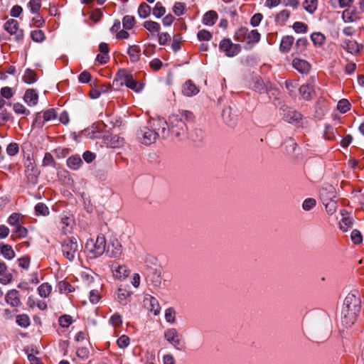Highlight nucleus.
<instances>
[{
  "mask_svg": "<svg viewBox=\"0 0 364 364\" xmlns=\"http://www.w3.org/2000/svg\"><path fill=\"white\" fill-rule=\"evenodd\" d=\"M149 127H143L137 133L139 141L145 145L154 143L157 138L168 139V132L166 130L165 119L162 117L151 118Z\"/></svg>",
  "mask_w": 364,
  "mask_h": 364,
  "instance_id": "1",
  "label": "nucleus"
},
{
  "mask_svg": "<svg viewBox=\"0 0 364 364\" xmlns=\"http://www.w3.org/2000/svg\"><path fill=\"white\" fill-rule=\"evenodd\" d=\"M192 113L188 111H183L178 114H174L168 117V121L165 119L166 130L168 132V138L175 137L178 140H182L187 135V125L185 120L191 119Z\"/></svg>",
  "mask_w": 364,
  "mask_h": 364,
  "instance_id": "2",
  "label": "nucleus"
},
{
  "mask_svg": "<svg viewBox=\"0 0 364 364\" xmlns=\"http://www.w3.org/2000/svg\"><path fill=\"white\" fill-rule=\"evenodd\" d=\"M313 336L318 341L328 339L331 334V321L328 316L323 314L311 324Z\"/></svg>",
  "mask_w": 364,
  "mask_h": 364,
  "instance_id": "3",
  "label": "nucleus"
},
{
  "mask_svg": "<svg viewBox=\"0 0 364 364\" xmlns=\"http://www.w3.org/2000/svg\"><path fill=\"white\" fill-rule=\"evenodd\" d=\"M82 249V243L75 237L65 239L61 246L63 256L70 262H73L80 257Z\"/></svg>",
  "mask_w": 364,
  "mask_h": 364,
  "instance_id": "4",
  "label": "nucleus"
},
{
  "mask_svg": "<svg viewBox=\"0 0 364 364\" xmlns=\"http://www.w3.org/2000/svg\"><path fill=\"white\" fill-rule=\"evenodd\" d=\"M85 250L90 257H98L105 251L106 240L103 235H99L95 240L89 239L85 245Z\"/></svg>",
  "mask_w": 364,
  "mask_h": 364,
  "instance_id": "5",
  "label": "nucleus"
},
{
  "mask_svg": "<svg viewBox=\"0 0 364 364\" xmlns=\"http://www.w3.org/2000/svg\"><path fill=\"white\" fill-rule=\"evenodd\" d=\"M117 76L118 79L121 80V85H125L127 87L132 89L134 92H139L144 87V85L139 81H136L134 79L132 74L126 70H119Z\"/></svg>",
  "mask_w": 364,
  "mask_h": 364,
  "instance_id": "6",
  "label": "nucleus"
},
{
  "mask_svg": "<svg viewBox=\"0 0 364 364\" xmlns=\"http://www.w3.org/2000/svg\"><path fill=\"white\" fill-rule=\"evenodd\" d=\"M235 39L240 42L255 43L259 42L260 34L257 30H249L247 28H240L235 33Z\"/></svg>",
  "mask_w": 364,
  "mask_h": 364,
  "instance_id": "7",
  "label": "nucleus"
},
{
  "mask_svg": "<svg viewBox=\"0 0 364 364\" xmlns=\"http://www.w3.org/2000/svg\"><path fill=\"white\" fill-rule=\"evenodd\" d=\"M219 48L221 51L225 52L228 57H233L241 50L240 45L232 43L229 38L222 40L219 44Z\"/></svg>",
  "mask_w": 364,
  "mask_h": 364,
  "instance_id": "8",
  "label": "nucleus"
},
{
  "mask_svg": "<svg viewBox=\"0 0 364 364\" xmlns=\"http://www.w3.org/2000/svg\"><path fill=\"white\" fill-rule=\"evenodd\" d=\"M123 253V247L121 242L117 238L110 239L107 248L106 250V255L109 257L117 258L120 257Z\"/></svg>",
  "mask_w": 364,
  "mask_h": 364,
  "instance_id": "9",
  "label": "nucleus"
},
{
  "mask_svg": "<svg viewBox=\"0 0 364 364\" xmlns=\"http://www.w3.org/2000/svg\"><path fill=\"white\" fill-rule=\"evenodd\" d=\"M360 310L343 307L341 311V321L347 327L351 326L356 321Z\"/></svg>",
  "mask_w": 364,
  "mask_h": 364,
  "instance_id": "10",
  "label": "nucleus"
},
{
  "mask_svg": "<svg viewBox=\"0 0 364 364\" xmlns=\"http://www.w3.org/2000/svg\"><path fill=\"white\" fill-rule=\"evenodd\" d=\"M165 339L174 348L180 349L181 346V336L176 328H168L164 332Z\"/></svg>",
  "mask_w": 364,
  "mask_h": 364,
  "instance_id": "11",
  "label": "nucleus"
},
{
  "mask_svg": "<svg viewBox=\"0 0 364 364\" xmlns=\"http://www.w3.org/2000/svg\"><path fill=\"white\" fill-rule=\"evenodd\" d=\"M39 171L36 167L35 164L29 161L26 167L25 174L27 182L31 185H35L38 182L39 176Z\"/></svg>",
  "mask_w": 364,
  "mask_h": 364,
  "instance_id": "12",
  "label": "nucleus"
},
{
  "mask_svg": "<svg viewBox=\"0 0 364 364\" xmlns=\"http://www.w3.org/2000/svg\"><path fill=\"white\" fill-rule=\"evenodd\" d=\"M113 277L117 279H124L129 274V270L124 264H119L113 262L110 266Z\"/></svg>",
  "mask_w": 364,
  "mask_h": 364,
  "instance_id": "13",
  "label": "nucleus"
},
{
  "mask_svg": "<svg viewBox=\"0 0 364 364\" xmlns=\"http://www.w3.org/2000/svg\"><path fill=\"white\" fill-rule=\"evenodd\" d=\"M283 110V119L286 122L296 125L299 124L301 114L291 108H284Z\"/></svg>",
  "mask_w": 364,
  "mask_h": 364,
  "instance_id": "14",
  "label": "nucleus"
},
{
  "mask_svg": "<svg viewBox=\"0 0 364 364\" xmlns=\"http://www.w3.org/2000/svg\"><path fill=\"white\" fill-rule=\"evenodd\" d=\"M144 304L149 311L153 312L154 315L156 316L159 314L161 306L155 297L151 295H146L144 299Z\"/></svg>",
  "mask_w": 364,
  "mask_h": 364,
  "instance_id": "15",
  "label": "nucleus"
},
{
  "mask_svg": "<svg viewBox=\"0 0 364 364\" xmlns=\"http://www.w3.org/2000/svg\"><path fill=\"white\" fill-rule=\"evenodd\" d=\"M4 29L11 35H16L17 39L23 38V31L18 29V23L14 19L8 20L4 26Z\"/></svg>",
  "mask_w": 364,
  "mask_h": 364,
  "instance_id": "16",
  "label": "nucleus"
},
{
  "mask_svg": "<svg viewBox=\"0 0 364 364\" xmlns=\"http://www.w3.org/2000/svg\"><path fill=\"white\" fill-rule=\"evenodd\" d=\"M342 48L348 53L356 55H358L362 46L355 40L345 39L341 44Z\"/></svg>",
  "mask_w": 364,
  "mask_h": 364,
  "instance_id": "17",
  "label": "nucleus"
},
{
  "mask_svg": "<svg viewBox=\"0 0 364 364\" xmlns=\"http://www.w3.org/2000/svg\"><path fill=\"white\" fill-rule=\"evenodd\" d=\"M343 307L360 310V298L354 293L348 294L344 300Z\"/></svg>",
  "mask_w": 364,
  "mask_h": 364,
  "instance_id": "18",
  "label": "nucleus"
},
{
  "mask_svg": "<svg viewBox=\"0 0 364 364\" xmlns=\"http://www.w3.org/2000/svg\"><path fill=\"white\" fill-rule=\"evenodd\" d=\"M6 301L12 307H18L21 305L20 294L16 289H11L8 291L5 296Z\"/></svg>",
  "mask_w": 364,
  "mask_h": 364,
  "instance_id": "19",
  "label": "nucleus"
},
{
  "mask_svg": "<svg viewBox=\"0 0 364 364\" xmlns=\"http://www.w3.org/2000/svg\"><path fill=\"white\" fill-rule=\"evenodd\" d=\"M292 66L301 74H307L311 70V65L306 60L299 58L293 60Z\"/></svg>",
  "mask_w": 364,
  "mask_h": 364,
  "instance_id": "20",
  "label": "nucleus"
},
{
  "mask_svg": "<svg viewBox=\"0 0 364 364\" xmlns=\"http://www.w3.org/2000/svg\"><path fill=\"white\" fill-rule=\"evenodd\" d=\"M342 18L345 22H353L359 18L358 13L354 6H348L342 14Z\"/></svg>",
  "mask_w": 364,
  "mask_h": 364,
  "instance_id": "21",
  "label": "nucleus"
},
{
  "mask_svg": "<svg viewBox=\"0 0 364 364\" xmlns=\"http://www.w3.org/2000/svg\"><path fill=\"white\" fill-rule=\"evenodd\" d=\"M105 144L112 148H119L124 146V138L118 135H112L107 136L105 139Z\"/></svg>",
  "mask_w": 364,
  "mask_h": 364,
  "instance_id": "22",
  "label": "nucleus"
},
{
  "mask_svg": "<svg viewBox=\"0 0 364 364\" xmlns=\"http://www.w3.org/2000/svg\"><path fill=\"white\" fill-rule=\"evenodd\" d=\"M57 117L56 112L54 109H50L46 110L43 113V122H41V116L38 114L36 117L34 124H38L39 127H42L43 125L44 122L50 121L55 119Z\"/></svg>",
  "mask_w": 364,
  "mask_h": 364,
  "instance_id": "23",
  "label": "nucleus"
},
{
  "mask_svg": "<svg viewBox=\"0 0 364 364\" xmlns=\"http://www.w3.org/2000/svg\"><path fill=\"white\" fill-rule=\"evenodd\" d=\"M341 214L343 218L339 223L340 228L343 231L346 232L353 225V219L348 215V213L345 210H343Z\"/></svg>",
  "mask_w": 364,
  "mask_h": 364,
  "instance_id": "24",
  "label": "nucleus"
},
{
  "mask_svg": "<svg viewBox=\"0 0 364 364\" xmlns=\"http://www.w3.org/2000/svg\"><path fill=\"white\" fill-rule=\"evenodd\" d=\"M182 92L185 95L191 97L198 93L199 89L191 80H188L184 83Z\"/></svg>",
  "mask_w": 364,
  "mask_h": 364,
  "instance_id": "25",
  "label": "nucleus"
},
{
  "mask_svg": "<svg viewBox=\"0 0 364 364\" xmlns=\"http://www.w3.org/2000/svg\"><path fill=\"white\" fill-rule=\"evenodd\" d=\"M24 101L29 106H34L38 103V95L34 90H27L24 95Z\"/></svg>",
  "mask_w": 364,
  "mask_h": 364,
  "instance_id": "26",
  "label": "nucleus"
},
{
  "mask_svg": "<svg viewBox=\"0 0 364 364\" xmlns=\"http://www.w3.org/2000/svg\"><path fill=\"white\" fill-rule=\"evenodd\" d=\"M0 254L6 259H11L15 257L12 247L7 244L0 245Z\"/></svg>",
  "mask_w": 364,
  "mask_h": 364,
  "instance_id": "27",
  "label": "nucleus"
},
{
  "mask_svg": "<svg viewBox=\"0 0 364 364\" xmlns=\"http://www.w3.org/2000/svg\"><path fill=\"white\" fill-rule=\"evenodd\" d=\"M294 41V38L293 36H287L282 38V42L280 44V49L282 52H288Z\"/></svg>",
  "mask_w": 364,
  "mask_h": 364,
  "instance_id": "28",
  "label": "nucleus"
},
{
  "mask_svg": "<svg viewBox=\"0 0 364 364\" xmlns=\"http://www.w3.org/2000/svg\"><path fill=\"white\" fill-rule=\"evenodd\" d=\"M67 164L71 169L77 170L82 164V161L79 156H72L68 159Z\"/></svg>",
  "mask_w": 364,
  "mask_h": 364,
  "instance_id": "29",
  "label": "nucleus"
},
{
  "mask_svg": "<svg viewBox=\"0 0 364 364\" xmlns=\"http://www.w3.org/2000/svg\"><path fill=\"white\" fill-rule=\"evenodd\" d=\"M218 18V14L214 11H210L205 14L203 18V22L205 25L213 26Z\"/></svg>",
  "mask_w": 364,
  "mask_h": 364,
  "instance_id": "30",
  "label": "nucleus"
},
{
  "mask_svg": "<svg viewBox=\"0 0 364 364\" xmlns=\"http://www.w3.org/2000/svg\"><path fill=\"white\" fill-rule=\"evenodd\" d=\"M131 296V292L127 291V289L119 288L118 289L117 295V301L125 305L127 304L128 299Z\"/></svg>",
  "mask_w": 364,
  "mask_h": 364,
  "instance_id": "31",
  "label": "nucleus"
},
{
  "mask_svg": "<svg viewBox=\"0 0 364 364\" xmlns=\"http://www.w3.org/2000/svg\"><path fill=\"white\" fill-rule=\"evenodd\" d=\"M312 91L313 87L309 83L303 85L299 88V92L305 100H309L311 99Z\"/></svg>",
  "mask_w": 364,
  "mask_h": 364,
  "instance_id": "32",
  "label": "nucleus"
},
{
  "mask_svg": "<svg viewBox=\"0 0 364 364\" xmlns=\"http://www.w3.org/2000/svg\"><path fill=\"white\" fill-rule=\"evenodd\" d=\"M139 52L140 49L136 46H132L129 48L127 53L132 62L135 63L139 60Z\"/></svg>",
  "mask_w": 364,
  "mask_h": 364,
  "instance_id": "33",
  "label": "nucleus"
},
{
  "mask_svg": "<svg viewBox=\"0 0 364 364\" xmlns=\"http://www.w3.org/2000/svg\"><path fill=\"white\" fill-rule=\"evenodd\" d=\"M151 7L146 3H141L138 9V14L140 18H146L151 14Z\"/></svg>",
  "mask_w": 364,
  "mask_h": 364,
  "instance_id": "34",
  "label": "nucleus"
},
{
  "mask_svg": "<svg viewBox=\"0 0 364 364\" xmlns=\"http://www.w3.org/2000/svg\"><path fill=\"white\" fill-rule=\"evenodd\" d=\"M144 27L151 33H159L160 25L153 21H146L144 23Z\"/></svg>",
  "mask_w": 364,
  "mask_h": 364,
  "instance_id": "35",
  "label": "nucleus"
},
{
  "mask_svg": "<svg viewBox=\"0 0 364 364\" xmlns=\"http://www.w3.org/2000/svg\"><path fill=\"white\" fill-rule=\"evenodd\" d=\"M51 290L52 287L48 283H43L38 288V294L44 298L50 295Z\"/></svg>",
  "mask_w": 364,
  "mask_h": 364,
  "instance_id": "36",
  "label": "nucleus"
},
{
  "mask_svg": "<svg viewBox=\"0 0 364 364\" xmlns=\"http://www.w3.org/2000/svg\"><path fill=\"white\" fill-rule=\"evenodd\" d=\"M290 13L288 10H282L275 17V21L279 24H284L289 18Z\"/></svg>",
  "mask_w": 364,
  "mask_h": 364,
  "instance_id": "37",
  "label": "nucleus"
},
{
  "mask_svg": "<svg viewBox=\"0 0 364 364\" xmlns=\"http://www.w3.org/2000/svg\"><path fill=\"white\" fill-rule=\"evenodd\" d=\"M16 323L22 328H26L30 325V318L26 314H19L16 317Z\"/></svg>",
  "mask_w": 364,
  "mask_h": 364,
  "instance_id": "38",
  "label": "nucleus"
},
{
  "mask_svg": "<svg viewBox=\"0 0 364 364\" xmlns=\"http://www.w3.org/2000/svg\"><path fill=\"white\" fill-rule=\"evenodd\" d=\"M166 13V9L160 2L156 4L153 9V15L156 18H160L163 16Z\"/></svg>",
  "mask_w": 364,
  "mask_h": 364,
  "instance_id": "39",
  "label": "nucleus"
},
{
  "mask_svg": "<svg viewBox=\"0 0 364 364\" xmlns=\"http://www.w3.org/2000/svg\"><path fill=\"white\" fill-rule=\"evenodd\" d=\"M315 46H321L323 44L325 36L321 33H314L311 36Z\"/></svg>",
  "mask_w": 364,
  "mask_h": 364,
  "instance_id": "40",
  "label": "nucleus"
},
{
  "mask_svg": "<svg viewBox=\"0 0 364 364\" xmlns=\"http://www.w3.org/2000/svg\"><path fill=\"white\" fill-rule=\"evenodd\" d=\"M337 108L341 113H346L350 109V103L346 99L341 100L338 102Z\"/></svg>",
  "mask_w": 364,
  "mask_h": 364,
  "instance_id": "41",
  "label": "nucleus"
},
{
  "mask_svg": "<svg viewBox=\"0 0 364 364\" xmlns=\"http://www.w3.org/2000/svg\"><path fill=\"white\" fill-rule=\"evenodd\" d=\"M23 80L27 84L33 83L36 81V73L33 71L28 69L25 72Z\"/></svg>",
  "mask_w": 364,
  "mask_h": 364,
  "instance_id": "42",
  "label": "nucleus"
},
{
  "mask_svg": "<svg viewBox=\"0 0 364 364\" xmlns=\"http://www.w3.org/2000/svg\"><path fill=\"white\" fill-rule=\"evenodd\" d=\"M135 23V19L132 16H125L122 19V24L126 29H131Z\"/></svg>",
  "mask_w": 364,
  "mask_h": 364,
  "instance_id": "43",
  "label": "nucleus"
},
{
  "mask_svg": "<svg viewBox=\"0 0 364 364\" xmlns=\"http://www.w3.org/2000/svg\"><path fill=\"white\" fill-rule=\"evenodd\" d=\"M31 37L33 41L40 43L45 39L44 33L41 30L33 31L31 33Z\"/></svg>",
  "mask_w": 364,
  "mask_h": 364,
  "instance_id": "44",
  "label": "nucleus"
},
{
  "mask_svg": "<svg viewBox=\"0 0 364 364\" xmlns=\"http://www.w3.org/2000/svg\"><path fill=\"white\" fill-rule=\"evenodd\" d=\"M42 165L43 166H55V161L50 153H46L43 159V164Z\"/></svg>",
  "mask_w": 364,
  "mask_h": 364,
  "instance_id": "45",
  "label": "nucleus"
},
{
  "mask_svg": "<svg viewBox=\"0 0 364 364\" xmlns=\"http://www.w3.org/2000/svg\"><path fill=\"white\" fill-rule=\"evenodd\" d=\"M58 288L60 292L70 293L74 291V288L67 282L61 281L58 283Z\"/></svg>",
  "mask_w": 364,
  "mask_h": 364,
  "instance_id": "46",
  "label": "nucleus"
},
{
  "mask_svg": "<svg viewBox=\"0 0 364 364\" xmlns=\"http://www.w3.org/2000/svg\"><path fill=\"white\" fill-rule=\"evenodd\" d=\"M35 210L38 215H47L49 214L48 208L42 203H38L36 205Z\"/></svg>",
  "mask_w": 364,
  "mask_h": 364,
  "instance_id": "47",
  "label": "nucleus"
},
{
  "mask_svg": "<svg viewBox=\"0 0 364 364\" xmlns=\"http://www.w3.org/2000/svg\"><path fill=\"white\" fill-rule=\"evenodd\" d=\"M165 318L168 323H173L176 321V311L173 309H167L165 311Z\"/></svg>",
  "mask_w": 364,
  "mask_h": 364,
  "instance_id": "48",
  "label": "nucleus"
},
{
  "mask_svg": "<svg viewBox=\"0 0 364 364\" xmlns=\"http://www.w3.org/2000/svg\"><path fill=\"white\" fill-rule=\"evenodd\" d=\"M73 322V318L69 315H63L59 318V324L63 328H68Z\"/></svg>",
  "mask_w": 364,
  "mask_h": 364,
  "instance_id": "49",
  "label": "nucleus"
},
{
  "mask_svg": "<svg viewBox=\"0 0 364 364\" xmlns=\"http://www.w3.org/2000/svg\"><path fill=\"white\" fill-rule=\"evenodd\" d=\"M129 338L126 335H122L117 339V344L119 348H125L129 345Z\"/></svg>",
  "mask_w": 364,
  "mask_h": 364,
  "instance_id": "50",
  "label": "nucleus"
},
{
  "mask_svg": "<svg viewBox=\"0 0 364 364\" xmlns=\"http://www.w3.org/2000/svg\"><path fill=\"white\" fill-rule=\"evenodd\" d=\"M316 204V201L314 198H306L303 202L302 208L304 210L308 211V210H311L314 207H315Z\"/></svg>",
  "mask_w": 364,
  "mask_h": 364,
  "instance_id": "51",
  "label": "nucleus"
},
{
  "mask_svg": "<svg viewBox=\"0 0 364 364\" xmlns=\"http://www.w3.org/2000/svg\"><path fill=\"white\" fill-rule=\"evenodd\" d=\"M316 0H305L304 3V9L309 13H313L316 10Z\"/></svg>",
  "mask_w": 364,
  "mask_h": 364,
  "instance_id": "52",
  "label": "nucleus"
},
{
  "mask_svg": "<svg viewBox=\"0 0 364 364\" xmlns=\"http://www.w3.org/2000/svg\"><path fill=\"white\" fill-rule=\"evenodd\" d=\"M14 111L16 114H29L30 112L26 109V108L21 103H16L14 105Z\"/></svg>",
  "mask_w": 364,
  "mask_h": 364,
  "instance_id": "53",
  "label": "nucleus"
},
{
  "mask_svg": "<svg viewBox=\"0 0 364 364\" xmlns=\"http://www.w3.org/2000/svg\"><path fill=\"white\" fill-rule=\"evenodd\" d=\"M324 137L328 140H333L336 137L335 130L331 126H326L324 130Z\"/></svg>",
  "mask_w": 364,
  "mask_h": 364,
  "instance_id": "54",
  "label": "nucleus"
},
{
  "mask_svg": "<svg viewBox=\"0 0 364 364\" xmlns=\"http://www.w3.org/2000/svg\"><path fill=\"white\" fill-rule=\"evenodd\" d=\"M350 237L352 241L356 245L361 243L363 241V237L361 235V233L358 230H353L352 231Z\"/></svg>",
  "mask_w": 364,
  "mask_h": 364,
  "instance_id": "55",
  "label": "nucleus"
},
{
  "mask_svg": "<svg viewBox=\"0 0 364 364\" xmlns=\"http://www.w3.org/2000/svg\"><path fill=\"white\" fill-rule=\"evenodd\" d=\"M197 37L199 41H208L212 38V34L205 29L200 31L198 34Z\"/></svg>",
  "mask_w": 364,
  "mask_h": 364,
  "instance_id": "56",
  "label": "nucleus"
},
{
  "mask_svg": "<svg viewBox=\"0 0 364 364\" xmlns=\"http://www.w3.org/2000/svg\"><path fill=\"white\" fill-rule=\"evenodd\" d=\"M293 29L295 32L299 33H306L307 31V26L302 22H295L293 25Z\"/></svg>",
  "mask_w": 364,
  "mask_h": 364,
  "instance_id": "57",
  "label": "nucleus"
},
{
  "mask_svg": "<svg viewBox=\"0 0 364 364\" xmlns=\"http://www.w3.org/2000/svg\"><path fill=\"white\" fill-rule=\"evenodd\" d=\"M27 233V229L21 225L16 226V229L14 230V234H15L18 237H26Z\"/></svg>",
  "mask_w": 364,
  "mask_h": 364,
  "instance_id": "58",
  "label": "nucleus"
},
{
  "mask_svg": "<svg viewBox=\"0 0 364 364\" xmlns=\"http://www.w3.org/2000/svg\"><path fill=\"white\" fill-rule=\"evenodd\" d=\"M184 9L185 6L183 3L176 2L173 7V11L176 16H179L183 14Z\"/></svg>",
  "mask_w": 364,
  "mask_h": 364,
  "instance_id": "59",
  "label": "nucleus"
},
{
  "mask_svg": "<svg viewBox=\"0 0 364 364\" xmlns=\"http://www.w3.org/2000/svg\"><path fill=\"white\" fill-rule=\"evenodd\" d=\"M18 151V146L16 143H11L6 147V152L10 156H14Z\"/></svg>",
  "mask_w": 364,
  "mask_h": 364,
  "instance_id": "60",
  "label": "nucleus"
},
{
  "mask_svg": "<svg viewBox=\"0 0 364 364\" xmlns=\"http://www.w3.org/2000/svg\"><path fill=\"white\" fill-rule=\"evenodd\" d=\"M28 6L32 13H37L41 8V1L40 0H31Z\"/></svg>",
  "mask_w": 364,
  "mask_h": 364,
  "instance_id": "61",
  "label": "nucleus"
},
{
  "mask_svg": "<svg viewBox=\"0 0 364 364\" xmlns=\"http://www.w3.org/2000/svg\"><path fill=\"white\" fill-rule=\"evenodd\" d=\"M21 218V215L20 214L18 213H13L12 215H10V217L8 219V223L11 225H13V226H17L18 225H20L18 223V221H19V219Z\"/></svg>",
  "mask_w": 364,
  "mask_h": 364,
  "instance_id": "62",
  "label": "nucleus"
},
{
  "mask_svg": "<svg viewBox=\"0 0 364 364\" xmlns=\"http://www.w3.org/2000/svg\"><path fill=\"white\" fill-rule=\"evenodd\" d=\"M90 78H91V75L87 71L82 72L78 77L79 81L82 83L88 82L90 80Z\"/></svg>",
  "mask_w": 364,
  "mask_h": 364,
  "instance_id": "63",
  "label": "nucleus"
},
{
  "mask_svg": "<svg viewBox=\"0 0 364 364\" xmlns=\"http://www.w3.org/2000/svg\"><path fill=\"white\" fill-rule=\"evenodd\" d=\"M262 19V15L259 13L255 14L250 19V23L252 26H257Z\"/></svg>",
  "mask_w": 364,
  "mask_h": 364,
  "instance_id": "64",
  "label": "nucleus"
}]
</instances>
